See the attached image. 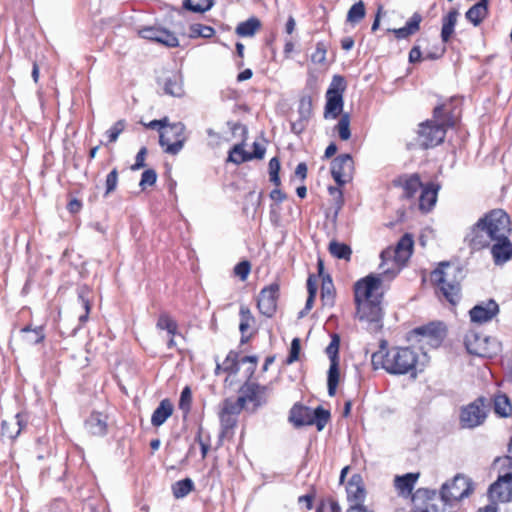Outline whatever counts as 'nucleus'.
Returning <instances> with one entry per match:
<instances>
[{
	"instance_id": "obj_1",
	"label": "nucleus",
	"mask_w": 512,
	"mask_h": 512,
	"mask_svg": "<svg viewBox=\"0 0 512 512\" xmlns=\"http://www.w3.org/2000/svg\"><path fill=\"white\" fill-rule=\"evenodd\" d=\"M383 277L370 274L355 284V302L357 317L367 323L371 331H378L383 317L381 304L382 294L379 292Z\"/></svg>"
},
{
	"instance_id": "obj_2",
	"label": "nucleus",
	"mask_w": 512,
	"mask_h": 512,
	"mask_svg": "<svg viewBox=\"0 0 512 512\" xmlns=\"http://www.w3.org/2000/svg\"><path fill=\"white\" fill-rule=\"evenodd\" d=\"M509 216L501 209H494L480 218L465 236V241L475 250L488 247L492 241L503 239L510 233Z\"/></svg>"
},
{
	"instance_id": "obj_3",
	"label": "nucleus",
	"mask_w": 512,
	"mask_h": 512,
	"mask_svg": "<svg viewBox=\"0 0 512 512\" xmlns=\"http://www.w3.org/2000/svg\"><path fill=\"white\" fill-rule=\"evenodd\" d=\"M371 362L375 369L383 368L392 375L417 376L418 353L408 347H392L385 352L381 349L372 354Z\"/></svg>"
},
{
	"instance_id": "obj_4",
	"label": "nucleus",
	"mask_w": 512,
	"mask_h": 512,
	"mask_svg": "<svg viewBox=\"0 0 512 512\" xmlns=\"http://www.w3.org/2000/svg\"><path fill=\"white\" fill-rule=\"evenodd\" d=\"M461 269L449 262L441 263L431 273V282L440 290L444 298L451 304H456L460 299Z\"/></svg>"
},
{
	"instance_id": "obj_5",
	"label": "nucleus",
	"mask_w": 512,
	"mask_h": 512,
	"mask_svg": "<svg viewBox=\"0 0 512 512\" xmlns=\"http://www.w3.org/2000/svg\"><path fill=\"white\" fill-rule=\"evenodd\" d=\"M444 106L439 105L434 109V118L441 120L440 123L427 121L422 123L418 130L419 144L422 148L428 149L441 144L446 136V127H452L456 123V119L449 117L442 120Z\"/></svg>"
},
{
	"instance_id": "obj_6",
	"label": "nucleus",
	"mask_w": 512,
	"mask_h": 512,
	"mask_svg": "<svg viewBox=\"0 0 512 512\" xmlns=\"http://www.w3.org/2000/svg\"><path fill=\"white\" fill-rule=\"evenodd\" d=\"M413 238L409 234H405L399 240L395 249H386L382 251L380 257L382 263L380 268L382 273L380 274L383 278L386 275L394 277L398 272V266L403 265L411 256L413 249Z\"/></svg>"
},
{
	"instance_id": "obj_7",
	"label": "nucleus",
	"mask_w": 512,
	"mask_h": 512,
	"mask_svg": "<svg viewBox=\"0 0 512 512\" xmlns=\"http://www.w3.org/2000/svg\"><path fill=\"white\" fill-rule=\"evenodd\" d=\"M490 405L491 401L481 396L464 406L460 413L461 427L473 429L482 425L487 418Z\"/></svg>"
},
{
	"instance_id": "obj_8",
	"label": "nucleus",
	"mask_w": 512,
	"mask_h": 512,
	"mask_svg": "<svg viewBox=\"0 0 512 512\" xmlns=\"http://www.w3.org/2000/svg\"><path fill=\"white\" fill-rule=\"evenodd\" d=\"M346 88L344 77L335 75L326 92L325 119H336L342 115L344 101L343 92Z\"/></svg>"
},
{
	"instance_id": "obj_9",
	"label": "nucleus",
	"mask_w": 512,
	"mask_h": 512,
	"mask_svg": "<svg viewBox=\"0 0 512 512\" xmlns=\"http://www.w3.org/2000/svg\"><path fill=\"white\" fill-rule=\"evenodd\" d=\"M185 125L182 122L172 123L168 129L159 133V144L164 152L170 155L178 154L186 141Z\"/></svg>"
},
{
	"instance_id": "obj_10",
	"label": "nucleus",
	"mask_w": 512,
	"mask_h": 512,
	"mask_svg": "<svg viewBox=\"0 0 512 512\" xmlns=\"http://www.w3.org/2000/svg\"><path fill=\"white\" fill-rule=\"evenodd\" d=\"M241 404L236 400L225 399L222 408L219 412L221 431H220V442L224 438L232 437L233 430L237 424V416L242 411Z\"/></svg>"
},
{
	"instance_id": "obj_11",
	"label": "nucleus",
	"mask_w": 512,
	"mask_h": 512,
	"mask_svg": "<svg viewBox=\"0 0 512 512\" xmlns=\"http://www.w3.org/2000/svg\"><path fill=\"white\" fill-rule=\"evenodd\" d=\"M471 480L464 475H456L451 482L444 483L441 492L455 506L472 492Z\"/></svg>"
},
{
	"instance_id": "obj_12",
	"label": "nucleus",
	"mask_w": 512,
	"mask_h": 512,
	"mask_svg": "<svg viewBox=\"0 0 512 512\" xmlns=\"http://www.w3.org/2000/svg\"><path fill=\"white\" fill-rule=\"evenodd\" d=\"M239 392L240 396L236 401L241 404L242 408L247 401L253 402L255 407H259L267 403L270 389L268 386L247 381L241 386Z\"/></svg>"
},
{
	"instance_id": "obj_13",
	"label": "nucleus",
	"mask_w": 512,
	"mask_h": 512,
	"mask_svg": "<svg viewBox=\"0 0 512 512\" xmlns=\"http://www.w3.org/2000/svg\"><path fill=\"white\" fill-rule=\"evenodd\" d=\"M465 345L470 354L480 357H491L496 352L495 340L474 332L466 335Z\"/></svg>"
},
{
	"instance_id": "obj_14",
	"label": "nucleus",
	"mask_w": 512,
	"mask_h": 512,
	"mask_svg": "<svg viewBox=\"0 0 512 512\" xmlns=\"http://www.w3.org/2000/svg\"><path fill=\"white\" fill-rule=\"evenodd\" d=\"M413 332L421 337L419 342L422 346L429 345L433 348L439 347L446 335L445 327L441 322H431L415 328Z\"/></svg>"
},
{
	"instance_id": "obj_15",
	"label": "nucleus",
	"mask_w": 512,
	"mask_h": 512,
	"mask_svg": "<svg viewBox=\"0 0 512 512\" xmlns=\"http://www.w3.org/2000/svg\"><path fill=\"white\" fill-rule=\"evenodd\" d=\"M489 497L492 501L509 502L512 498V472H502L495 483L489 488Z\"/></svg>"
},
{
	"instance_id": "obj_16",
	"label": "nucleus",
	"mask_w": 512,
	"mask_h": 512,
	"mask_svg": "<svg viewBox=\"0 0 512 512\" xmlns=\"http://www.w3.org/2000/svg\"><path fill=\"white\" fill-rule=\"evenodd\" d=\"M353 169V159L349 154L339 155L331 163L332 177L339 186L351 179Z\"/></svg>"
},
{
	"instance_id": "obj_17",
	"label": "nucleus",
	"mask_w": 512,
	"mask_h": 512,
	"mask_svg": "<svg viewBox=\"0 0 512 512\" xmlns=\"http://www.w3.org/2000/svg\"><path fill=\"white\" fill-rule=\"evenodd\" d=\"M279 285L272 283L263 288L258 296L257 307L261 314L272 317L276 312Z\"/></svg>"
},
{
	"instance_id": "obj_18",
	"label": "nucleus",
	"mask_w": 512,
	"mask_h": 512,
	"mask_svg": "<svg viewBox=\"0 0 512 512\" xmlns=\"http://www.w3.org/2000/svg\"><path fill=\"white\" fill-rule=\"evenodd\" d=\"M499 313V306L493 299L475 305L470 311V319L477 324L491 321Z\"/></svg>"
},
{
	"instance_id": "obj_19",
	"label": "nucleus",
	"mask_w": 512,
	"mask_h": 512,
	"mask_svg": "<svg viewBox=\"0 0 512 512\" xmlns=\"http://www.w3.org/2000/svg\"><path fill=\"white\" fill-rule=\"evenodd\" d=\"M347 499L351 503L350 506L364 505L366 491L364 488L362 477L359 474H354L348 481Z\"/></svg>"
},
{
	"instance_id": "obj_20",
	"label": "nucleus",
	"mask_w": 512,
	"mask_h": 512,
	"mask_svg": "<svg viewBox=\"0 0 512 512\" xmlns=\"http://www.w3.org/2000/svg\"><path fill=\"white\" fill-rule=\"evenodd\" d=\"M492 242L494 244L491 247V254L496 265H501L511 259L512 244L509 237L494 240Z\"/></svg>"
},
{
	"instance_id": "obj_21",
	"label": "nucleus",
	"mask_w": 512,
	"mask_h": 512,
	"mask_svg": "<svg viewBox=\"0 0 512 512\" xmlns=\"http://www.w3.org/2000/svg\"><path fill=\"white\" fill-rule=\"evenodd\" d=\"M25 426L26 419L24 415L17 413L12 419L2 422V434L13 440L19 436Z\"/></svg>"
},
{
	"instance_id": "obj_22",
	"label": "nucleus",
	"mask_w": 512,
	"mask_h": 512,
	"mask_svg": "<svg viewBox=\"0 0 512 512\" xmlns=\"http://www.w3.org/2000/svg\"><path fill=\"white\" fill-rule=\"evenodd\" d=\"M85 428L95 436H103L107 432V416L100 413H92L85 421Z\"/></svg>"
},
{
	"instance_id": "obj_23",
	"label": "nucleus",
	"mask_w": 512,
	"mask_h": 512,
	"mask_svg": "<svg viewBox=\"0 0 512 512\" xmlns=\"http://www.w3.org/2000/svg\"><path fill=\"white\" fill-rule=\"evenodd\" d=\"M453 508L454 505L442 492L440 495L433 492V496L428 498L423 512H453Z\"/></svg>"
},
{
	"instance_id": "obj_24",
	"label": "nucleus",
	"mask_w": 512,
	"mask_h": 512,
	"mask_svg": "<svg viewBox=\"0 0 512 512\" xmlns=\"http://www.w3.org/2000/svg\"><path fill=\"white\" fill-rule=\"evenodd\" d=\"M312 411L309 407L296 404L290 411L289 419L297 427L312 425Z\"/></svg>"
},
{
	"instance_id": "obj_25",
	"label": "nucleus",
	"mask_w": 512,
	"mask_h": 512,
	"mask_svg": "<svg viewBox=\"0 0 512 512\" xmlns=\"http://www.w3.org/2000/svg\"><path fill=\"white\" fill-rule=\"evenodd\" d=\"M438 186L434 184H430L424 188H422L420 197H419V208L424 212L430 211L437 201L438 194Z\"/></svg>"
},
{
	"instance_id": "obj_26",
	"label": "nucleus",
	"mask_w": 512,
	"mask_h": 512,
	"mask_svg": "<svg viewBox=\"0 0 512 512\" xmlns=\"http://www.w3.org/2000/svg\"><path fill=\"white\" fill-rule=\"evenodd\" d=\"M488 4L486 0H479V2L468 9L465 14L466 19L474 26L480 25L488 15Z\"/></svg>"
},
{
	"instance_id": "obj_27",
	"label": "nucleus",
	"mask_w": 512,
	"mask_h": 512,
	"mask_svg": "<svg viewBox=\"0 0 512 512\" xmlns=\"http://www.w3.org/2000/svg\"><path fill=\"white\" fill-rule=\"evenodd\" d=\"M418 477V473H407L402 476H396L394 480L395 488L399 491L400 495L408 496L414 489Z\"/></svg>"
},
{
	"instance_id": "obj_28",
	"label": "nucleus",
	"mask_w": 512,
	"mask_h": 512,
	"mask_svg": "<svg viewBox=\"0 0 512 512\" xmlns=\"http://www.w3.org/2000/svg\"><path fill=\"white\" fill-rule=\"evenodd\" d=\"M173 413V405L168 399H163L154 410L151 423L155 427L161 426Z\"/></svg>"
},
{
	"instance_id": "obj_29",
	"label": "nucleus",
	"mask_w": 512,
	"mask_h": 512,
	"mask_svg": "<svg viewBox=\"0 0 512 512\" xmlns=\"http://www.w3.org/2000/svg\"><path fill=\"white\" fill-rule=\"evenodd\" d=\"M421 21L422 16L419 13H414L404 27L392 29L391 31L395 34L396 38L405 39L420 29Z\"/></svg>"
},
{
	"instance_id": "obj_30",
	"label": "nucleus",
	"mask_w": 512,
	"mask_h": 512,
	"mask_svg": "<svg viewBox=\"0 0 512 512\" xmlns=\"http://www.w3.org/2000/svg\"><path fill=\"white\" fill-rule=\"evenodd\" d=\"M459 16V12L456 9H452L447 15L442 18V29H441V39L444 43L449 42L452 34L454 33V28L457 23Z\"/></svg>"
},
{
	"instance_id": "obj_31",
	"label": "nucleus",
	"mask_w": 512,
	"mask_h": 512,
	"mask_svg": "<svg viewBox=\"0 0 512 512\" xmlns=\"http://www.w3.org/2000/svg\"><path fill=\"white\" fill-rule=\"evenodd\" d=\"M492 402L494 412L500 417H509L512 415V406L509 398L506 395H495Z\"/></svg>"
},
{
	"instance_id": "obj_32",
	"label": "nucleus",
	"mask_w": 512,
	"mask_h": 512,
	"mask_svg": "<svg viewBox=\"0 0 512 512\" xmlns=\"http://www.w3.org/2000/svg\"><path fill=\"white\" fill-rule=\"evenodd\" d=\"M44 337L45 335L42 327L31 329L29 326H26L21 329V338L23 343L26 345L38 344L44 339Z\"/></svg>"
},
{
	"instance_id": "obj_33",
	"label": "nucleus",
	"mask_w": 512,
	"mask_h": 512,
	"mask_svg": "<svg viewBox=\"0 0 512 512\" xmlns=\"http://www.w3.org/2000/svg\"><path fill=\"white\" fill-rule=\"evenodd\" d=\"M321 300L324 306L331 307L334 304V285L329 275L322 278Z\"/></svg>"
},
{
	"instance_id": "obj_34",
	"label": "nucleus",
	"mask_w": 512,
	"mask_h": 512,
	"mask_svg": "<svg viewBox=\"0 0 512 512\" xmlns=\"http://www.w3.org/2000/svg\"><path fill=\"white\" fill-rule=\"evenodd\" d=\"M261 23L257 18H250L247 21L241 22L236 27V34L241 37H250L260 28Z\"/></svg>"
},
{
	"instance_id": "obj_35",
	"label": "nucleus",
	"mask_w": 512,
	"mask_h": 512,
	"mask_svg": "<svg viewBox=\"0 0 512 512\" xmlns=\"http://www.w3.org/2000/svg\"><path fill=\"white\" fill-rule=\"evenodd\" d=\"M194 489V482L190 478L179 480L172 485V493L176 499L186 497Z\"/></svg>"
},
{
	"instance_id": "obj_36",
	"label": "nucleus",
	"mask_w": 512,
	"mask_h": 512,
	"mask_svg": "<svg viewBox=\"0 0 512 512\" xmlns=\"http://www.w3.org/2000/svg\"><path fill=\"white\" fill-rule=\"evenodd\" d=\"M328 250L332 256L338 259L350 260L352 254L350 246L337 241H331Z\"/></svg>"
},
{
	"instance_id": "obj_37",
	"label": "nucleus",
	"mask_w": 512,
	"mask_h": 512,
	"mask_svg": "<svg viewBox=\"0 0 512 512\" xmlns=\"http://www.w3.org/2000/svg\"><path fill=\"white\" fill-rule=\"evenodd\" d=\"M239 363L238 354L236 352L230 351L224 360L223 364H217L215 372L218 373L219 370H224L226 372L236 374L239 371Z\"/></svg>"
},
{
	"instance_id": "obj_38",
	"label": "nucleus",
	"mask_w": 512,
	"mask_h": 512,
	"mask_svg": "<svg viewBox=\"0 0 512 512\" xmlns=\"http://www.w3.org/2000/svg\"><path fill=\"white\" fill-rule=\"evenodd\" d=\"M339 383V362L330 363L328 370L327 386L328 394L333 397L336 393L337 385Z\"/></svg>"
},
{
	"instance_id": "obj_39",
	"label": "nucleus",
	"mask_w": 512,
	"mask_h": 512,
	"mask_svg": "<svg viewBox=\"0 0 512 512\" xmlns=\"http://www.w3.org/2000/svg\"><path fill=\"white\" fill-rule=\"evenodd\" d=\"M164 90L167 94L175 97L183 95V85L179 75H173L167 78L164 86Z\"/></svg>"
},
{
	"instance_id": "obj_40",
	"label": "nucleus",
	"mask_w": 512,
	"mask_h": 512,
	"mask_svg": "<svg viewBox=\"0 0 512 512\" xmlns=\"http://www.w3.org/2000/svg\"><path fill=\"white\" fill-rule=\"evenodd\" d=\"M214 5V0H184L183 7L196 13H204Z\"/></svg>"
},
{
	"instance_id": "obj_41",
	"label": "nucleus",
	"mask_w": 512,
	"mask_h": 512,
	"mask_svg": "<svg viewBox=\"0 0 512 512\" xmlns=\"http://www.w3.org/2000/svg\"><path fill=\"white\" fill-rule=\"evenodd\" d=\"M311 418L312 425H315L317 427V430L321 431L328 423L330 419V413L328 410H325L319 406L316 409H313Z\"/></svg>"
},
{
	"instance_id": "obj_42",
	"label": "nucleus",
	"mask_w": 512,
	"mask_h": 512,
	"mask_svg": "<svg viewBox=\"0 0 512 512\" xmlns=\"http://www.w3.org/2000/svg\"><path fill=\"white\" fill-rule=\"evenodd\" d=\"M335 129L338 131V135L341 140L346 141L351 137L350 116L348 113H344L341 115Z\"/></svg>"
},
{
	"instance_id": "obj_43",
	"label": "nucleus",
	"mask_w": 512,
	"mask_h": 512,
	"mask_svg": "<svg viewBox=\"0 0 512 512\" xmlns=\"http://www.w3.org/2000/svg\"><path fill=\"white\" fill-rule=\"evenodd\" d=\"M420 188L423 187L417 174L409 176L404 183V191L408 198L414 197Z\"/></svg>"
},
{
	"instance_id": "obj_44",
	"label": "nucleus",
	"mask_w": 512,
	"mask_h": 512,
	"mask_svg": "<svg viewBox=\"0 0 512 512\" xmlns=\"http://www.w3.org/2000/svg\"><path fill=\"white\" fill-rule=\"evenodd\" d=\"M252 159L253 156H251L250 153L244 151L241 145H235L228 156V161L233 162L235 164H241L245 161Z\"/></svg>"
},
{
	"instance_id": "obj_45",
	"label": "nucleus",
	"mask_w": 512,
	"mask_h": 512,
	"mask_svg": "<svg viewBox=\"0 0 512 512\" xmlns=\"http://www.w3.org/2000/svg\"><path fill=\"white\" fill-rule=\"evenodd\" d=\"M365 17V6L362 1H359L351 6L347 13V21L350 23H358Z\"/></svg>"
},
{
	"instance_id": "obj_46",
	"label": "nucleus",
	"mask_w": 512,
	"mask_h": 512,
	"mask_svg": "<svg viewBox=\"0 0 512 512\" xmlns=\"http://www.w3.org/2000/svg\"><path fill=\"white\" fill-rule=\"evenodd\" d=\"M157 328L167 330V332L173 336L177 332V323L167 314H161L157 321Z\"/></svg>"
},
{
	"instance_id": "obj_47",
	"label": "nucleus",
	"mask_w": 512,
	"mask_h": 512,
	"mask_svg": "<svg viewBox=\"0 0 512 512\" xmlns=\"http://www.w3.org/2000/svg\"><path fill=\"white\" fill-rule=\"evenodd\" d=\"M215 30L206 25L202 24H193L190 27V36L191 37H203V38H210L214 35Z\"/></svg>"
},
{
	"instance_id": "obj_48",
	"label": "nucleus",
	"mask_w": 512,
	"mask_h": 512,
	"mask_svg": "<svg viewBox=\"0 0 512 512\" xmlns=\"http://www.w3.org/2000/svg\"><path fill=\"white\" fill-rule=\"evenodd\" d=\"M78 300L84 309L85 313L79 316L80 322H85L88 318V314L90 311V302L88 299V290L85 287H82L78 290Z\"/></svg>"
},
{
	"instance_id": "obj_49",
	"label": "nucleus",
	"mask_w": 512,
	"mask_h": 512,
	"mask_svg": "<svg viewBox=\"0 0 512 512\" xmlns=\"http://www.w3.org/2000/svg\"><path fill=\"white\" fill-rule=\"evenodd\" d=\"M159 43L167 47H177L179 45L178 38L172 32L162 29L160 33Z\"/></svg>"
},
{
	"instance_id": "obj_50",
	"label": "nucleus",
	"mask_w": 512,
	"mask_h": 512,
	"mask_svg": "<svg viewBox=\"0 0 512 512\" xmlns=\"http://www.w3.org/2000/svg\"><path fill=\"white\" fill-rule=\"evenodd\" d=\"M126 127L125 120H119L117 121L107 132V136L109 138V142L113 143L116 142L119 135L124 131Z\"/></svg>"
},
{
	"instance_id": "obj_51",
	"label": "nucleus",
	"mask_w": 512,
	"mask_h": 512,
	"mask_svg": "<svg viewBox=\"0 0 512 512\" xmlns=\"http://www.w3.org/2000/svg\"><path fill=\"white\" fill-rule=\"evenodd\" d=\"M338 351H339V337L337 335H334L331 342L326 348V353L330 359V363L339 362L338 357Z\"/></svg>"
},
{
	"instance_id": "obj_52",
	"label": "nucleus",
	"mask_w": 512,
	"mask_h": 512,
	"mask_svg": "<svg viewBox=\"0 0 512 512\" xmlns=\"http://www.w3.org/2000/svg\"><path fill=\"white\" fill-rule=\"evenodd\" d=\"M279 171H280V162L276 157H273L269 161V174H270V181L272 183H274L276 186L280 185Z\"/></svg>"
},
{
	"instance_id": "obj_53",
	"label": "nucleus",
	"mask_w": 512,
	"mask_h": 512,
	"mask_svg": "<svg viewBox=\"0 0 512 512\" xmlns=\"http://www.w3.org/2000/svg\"><path fill=\"white\" fill-rule=\"evenodd\" d=\"M192 402V393L189 387H185L180 395L179 409L184 413H188Z\"/></svg>"
},
{
	"instance_id": "obj_54",
	"label": "nucleus",
	"mask_w": 512,
	"mask_h": 512,
	"mask_svg": "<svg viewBox=\"0 0 512 512\" xmlns=\"http://www.w3.org/2000/svg\"><path fill=\"white\" fill-rule=\"evenodd\" d=\"M157 180V174L153 169H147L142 173L140 187L144 190L147 186H152Z\"/></svg>"
},
{
	"instance_id": "obj_55",
	"label": "nucleus",
	"mask_w": 512,
	"mask_h": 512,
	"mask_svg": "<svg viewBox=\"0 0 512 512\" xmlns=\"http://www.w3.org/2000/svg\"><path fill=\"white\" fill-rule=\"evenodd\" d=\"M161 28L158 27H145L140 30V35L144 39H148L154 42L159 43L158 38H160Z\"/></svg>"
},
{
	"instance_id": "obj_56",
	"label": "nucleus",
	"mask_w": 512,
	"mask_h": 512,
	"mask_svg": "<svg viewBox=\"0 0 512 512\" xmlns=\"http://www.w3.org/2000/svg\"><path fill=\"white\" fill-rule=\"evenodd\" d=\"M251 270V264L249 261H241L234 267V273L242 281L246 280Z\"/></svg>"
},
{
	"instance_id": "obj_57",
	"label": "nucleus",
	"mask_w": 512,
	"mask_h": 512,
	"mask_svg": "<svg viewBox=\"0 0 512 512\" xmlns=\"http://www.w3.org/2000/svg\"><path fill=\"white\" fill-rule=\"evenodd\" d=\"M118 183V171L116 168H114L106 177V191L105 196H108L110 193H112Z\"/></svg>"
},
{
	"instance_id": "obj_58",
	"label": "nucleus",
	"mask_w": 512,
	"mask_h": 512,
	"mask_svg": "<svg viewBox=\"0 0 512 512\" xmlns=\"http://www.w3.org/2000/svg\"><path fill=\"white\" fill-rule=\"evenodd\" d=\"M311 60L314 63L322 64L326 60V47L324 43L319 42L316 45L315 52L311 55Z\"/></svg>"
},
{
	"instance_id": "obj_59",
	"label": "nucleus",
	"mask_w": 512,
	"mask_h": 512,
	"mask_svg": "<svg viewBox=\"0 0 512 512\" xmlns=\"http://www.w3.org/2000/svg\"><path fill=\"white\" fill-rule=\"evenodd\" d=\"M300 348V339L294 338L291 342L290 353L286 360L287 364H292L293 362L298 360Z\"/></svg>"
},
{
	"instance_id": "obj_60",
	"label": "nucleus",
	"mask_w": 512,
	"mask_h": 512,
	"mask_svg": "<svg viewBox=\"0 0 512 512\" xmlns=\"http://www.w3.org/2000/svg\"><path fill=\"white\" fill-rule=\"evenodd\" d=\"M311 114V100L302 99L299 106L300 119L308 120Z\"/></svg>"
},
{
	"instance_id": "obj_61",
	"label": "nucleus",
	"mask_w": 512,
	"mask_h": 512,
	"mask_svg": "<svg viewBox=\"0 0 512 512\" xmlns=\"http://www.w3.org/2000/svg\"><path fill=\"white\" fill-rule=\"evenodd\" d=\"M147 154L146 147H142L136 155L135 163L132 166L133 170L141 169L145 166V156Z\"/></svg>"
},
{
	"instance_id": "obj_62",
	"label": "nucleus",
	"mask_w": 512,
	"mask_h": 512,
	"mask_svg": "<svg viewBox=\"0 0 512 512\" xmlns=\"http://www.w3.org/2000/svg\"><path fill=\"white\" fill-rule=\"evenodd\" d=\"M240 363H250L248 368L249 376L251 377L256 369L257 357L256 356H244L241 358Z\"/></svg>"
},
{
	"instance_id": "obj_63",
	"label": "nucleus",
	"mask_w": 512,
	"mask_h": 512,
	"mask_svg": "<svg viewBox=\"0 0 512 512\" xmlns=\"http://www.w3.org/2000/svg\"><path fill=\"white\" fill-rule=\"evenodd\" d=\"M239 314H240V321L248 322V323H251L254 321V317H253L250 309L245 305H242L240 307Z\"/></svg>"
},
{
	"instance_id": "obj_64",
	"label": "nucleus",
	"mask_w": 512,
	"mask_h": 512,
	"mask_svg": "<svg viewBox=\"0 0 512 512\" xmlns=\"http://www.w3.org/2000/svg\"><path fill=\"white\" fill-rule=\"evenodd\" d=\"M308 120L300 119L291 123V131L295 134H300L304 131Z\"/></svg>"
}]
</instances>
